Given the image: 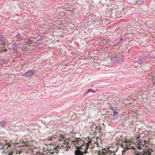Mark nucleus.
I'll list each match as a JSON object with an SVG mask.
<instances>
[{"label": "nucleus", "mask_w": 155, "mask_h": 155, "mask_svg": "<svg viewBox=\"0 0 155 155\" xmlns=\"http://www.w3.org/2000/svg\"><path fill=\"white\" fill-rule=\"evenodd\" d=\"M35 70L32 69L26 72L23 74V76L30 77L35 74Z\"/></svg>", "instance_id": "1"}, {"label": "nucleus", "mask_w": 155, "mask_h": 155, "mask_svg": "<svg viewBox=\"0 0 155 155\" xmlns=\"http://www.w3.org/2000/svg\"><path fill=\"white\" fill-rule=\"evenodd\" d=\"M140 136H139L137 137V142L138 143L137 147L139 150H141L142 147H143V145L142 143V140L141 139H140Z\"/></svg>", "instance_id": "2"}, {"label": "nucleus", "mask_w": 155, "mask_h": 155, "mask_svg": "<svg viewBox=\"0 0 155 155\" xmlns=\"http://www.w3.org/2000/svg\"><path fill=\"white\" fill-rule=\"evenodd\" d=\"M57 137H58V140L60 142H64L66 140V138L65 137V134L61 133L57 134Z\"/></svg>", "instance_id": "3"}, {"label": "nucleus", "mask_w": 155, "mask_h": 155, "mask_svg": "<svg viewBox=\"0 0 155 155\" xmlns=\"http://www.w3.org/2000/svg\"><path fill=\"white\" fill-rule=\"evenodd\" d=\"M120 59L119 57L114 56L111 58V61L114 63H116L119 61Z\"/></svg>", "instance_id": "4"}, {"label": "nucleus", "mask_w": 155, "mask_h": 155, "mask_svg": "<svg viewBox=\"0 0 155 155\" xmlns=\"http://www.w3.org/2000/svg\"><path fill=\"white\" fill-rule=\"evenodd\" d=\"M8 123V121L6 120H2L0 122V128H5V124Z\"/></svg>", "instance_id": "5"}, {"label": "nucleus", "mask_w": 155, "mask_h": 155, "mask_svg": "<svg viewBox=\"0 0 155 155\" xmlns=\"http://www.w3.org/2000/svg\"><path fill=\"white\" fill-rule=\"evenodd\" d=\"M81 142H82V143H83L84 142V141L81 140H79L76 139L75 140L73 141V144L75 145H76V144H77V145H79L81 146V145L80 144V143H81Z\"/></svg>", "instance_id": "6"}, {"label": "nucleus", "mask_w": 155, "mask_h": 155, "mask_svg": "<svg viewBox=\"0 0 155 155\" xmlns=\"http://www.w3.org/2000/svg\"><path fill=\"white\" fill-rule=\"evenodd\" d=\"M21 38H22L21 37V35L19 33H18V34L14 38V39L17 41H20Z\"/></svg>", "instance_id": "7"}, {"label": "nucleus", "mask_w": 155, "mask_h": 155, "mask_svg": "<svg viewBox=\"0 0 155 155\" xmlns=\"http://www.w3.org/2000/svg\"><path fill=\"white\" fill-rule=\"evenodd\" d=\"M152 58L151 56L148 55L147 56H142L140 58L141 59L142 61H143L146 60L147 59H148Z\"/></svg>", "instance_id": "8"}, {"label": "nucleus", "mask_w": 155, "mask_h": 155, "mask_svg": "<svg viewBox=\"0 0 155 155\" xmlns=\"http://www.w3.org/2000/svg\"><path fill=\"white\" fill-rule=\"evenodd\" d=\"M75 155H83V153L79 150H76L74 151Z\"/></svg>", "instance_id": "9"}, {"label": "nucleus", "mask_w": 155, "mask_h": 155, "mask_svg": "<svg viewBox=\"0 0 155 155\" xmlns=\"http://www.w3.org/2000/svg\"><path fill=\"white\" fill-rule=\"evenodd\" d=\"M4 38L2 35H0V44L1 45H5L4 44H3V42L4 41Z\"/></svg>", "instance_id": "10"}, {"label": "nucleus", "mask_w": 155, "mask_h": 155, "mask_svg": "<svg viewBox=\"0 0 155 155\" xmlns=\"http://www.w3.org/2000/svg\"><path fill=\"white\" fill-rule=\"evenodd\" d=\"M122 40V39H121L119 40H115L113 43L115 45H118L120 43Z\"/></svg>", "instance_id": "11"}, {"label": "nucleus", "mask_w": 155, "mask_h": 155, "mask_svg": "<svg viewBox=\"0 0 155 155\" xmlns=\"http://www.w3.org/2000/svg\"><path fill=\"white\" fill-rule=\"evenodd\" d=\"M90 92H91L94 93H95V91H94L92 89H89L84 92V94H87L88 93H89Z\"/></svg>", "instance_id": "12"}, {"label": "nucleus", "mask_w": 155, "mask_h": 155, "mask_svg": "<svg viewBox=\"0 0 155 155\" xmlns=\"http://www.w3.org/2000/svg\"><path fill=\"white\" fill-rule=\"evenodd\" d=\"M33 42L34 41L30 39H28L27 41H26V43L29 45L32 44Z\"/></svg>", "instance_id": "13"}, {"label": "nucleus", "mask_w": 155, "mask_h": 155, "mask_svg": "<svg viewBox=\"0 0 155 155\" xmlns=\"http://www.w3.org/2000/svg\"><path fill=\"white\" fill-rule=\"evenodd\" d=\"M141 153L142 155H150L149 154V151H143L141 152Z\"/></svg>", "instance_id": "14"}, {"label": "nucleus", "mask_w": 155, "mask_h": 155, "mask_svg": "<svg viewBox=\"0 0 155 155\" xmlns=\"http://www.w3.org/2000/svg\"><path fill=\"white\" fill-rule=\"evenodd\" d=\"M137 3L138 5H140L143 3V0H137Z\"/></svg>", "instance_id": "15"}, {"label": "nucleus", "mask_w": 155, "mask_h": 155, "mask_svg": "<svg viewBox=\"0 0 155 155\" xmlns=\"http://www.w3.org/2000/svg\"><path fill=\"white\" fill-rule=\"evenodd\" d=\"M63 148L64 150H68V149L70 148V147H67L66 146H63Z\"/></svg>", "instance_id": "16"}, {"label": "nucleus", "mask_w": 155, "mask_h": 155, "mask_svg": "<svg viewBox=\"0 0 155 155\" xmlns=\"http://www.w3.org/2000/svg\"><path fill=\"white\" fill-rule=\"evenodd\" d=\"M142 62V61L140 58L136 62L138 63L139 64H141Z\"/></svg>", "instance_id": "17"}, {"label": "nucleus", "mask_w": 155, "mask_h": 155, "mask_svg": "<svg viewBox=\"0 0 155 155\" xmlns=\"http://www.w3.org/2000/svg\"><path fill=\"white\" fill-rule=\"evenodd\" d=\"M86 147L85 149V151H86V150H88V147L87 145H84L83 144H82L81 145V147Z\"/></svg>", "instance_id": "18"}, {"label": "nucleus", "mask_w": 155, "mask_h": 155, "mask_svg": "<svg viewBox=\"0 0 155 155\" xmlns=\"http://www.w3.org/2000/svg\"><path fill=\"white\" fill-rule=\"evenodd\" d=\"M107 151H102L101 152V153L102 155H106V154L107 153Z\"/></svg>", "instance_id": "19"}, {"label": "nucleus", "mask_w": 155, "mask_h": 155, "mask_svg": "<svg viewBox=\"0 0 155 155\" xmlns=\"http://www.w3.org/2000/svg\"><path fill=\"white\" fill-rule=\"evenodd\" d=\"M118 113L113 110V116L114 117H116L117 114Z\"/></svg>", "instance_id": "20"}, {"label": "nucleus", "mask_w": 155, "mask_h": 155, "mask_svg": "<svg viewBox=\"0 0 155 155\" xmlns=\"http://www.w3.org/2000/svg\"><path fill=\"white\" fill-rule=\"evenodd\" d=\"M111 152H110V151H109L107 152V153L106 154V155H112V153H110Z\"/></svg>", "instance_id": "21"}, {"label": "nucleus", "mask_w": 155, "mask_h": 155, "mask_svg": "<svg viewBox=\"0 0 155 155\" xmlns=\"http://www.w3.org/2000/svg\"><path fill=\"white\" fill-rule=\"evenodd\" d=\"M96 128L97 129H98V130H100V129H101V127L100 126H98L96 127Z\"/></svg>", "instance_id": "22"}, {"label": "nucleus", "mask_w": 155, "mask_h": 155, "mask_svg": "<svg viewBox=\"0 0 155 155\" xmlns=\"http://www.w3.org/2000/svg\"><path fill=\"white\" fill-rule=\"evenodd\" d=\"M110 109H111V110H112L113 111V110H114V109H113V107H110Z\"/></svg>", "instance_id": "23"}, {"label": "nucleus", "mask_w": 155, "mask_h": 155, "mask_svg": "<svg viewBox=\"0 0 155 155\" xmlns=\"http://www.w3.org/2000/svg\"><path fill=\"white\" fill-rule=\"evenodd\" d=\"M16 47V48H19V45H17L15 46V48Z\"/></svg>", "instance_id": "24"}, {"label": "nucleus", "mask_w": 155, "mask_h": 155, "mask_svg": "<svg viewBox=\"0 0 155 155\" xmlns=\"http://www.w3.org/2000/svg\"><path fill=\"white\" fill-rule=\"evenodd\" d=\"M85 147H82V148H83V149H84L85 148Z\"/></svg>", "instance_id": "25"}, {"label": "nucleus", "mask_w": 155, "mask_h": 155, "mask_svg": "<svg viewBox=\"0 0 155 155\" xmlns=\"http://www.w3.org/2000/svg\"><path fill=\"white\" fill-rule=\"evenodd\" d=\"M2 64V62L0 61V65Z\"/></svg>", "instance_id": "26"}, {"label": "nucleus", "mask_w": 155, "mask_h": 155, "mask_svg": "<svg viewBox=\"0 0 155 155\" xmlns=\"http://www.w3.org/2000/svg\"><path fill=\"white\" fill-rule=\"evenodd\" d=\"M98 155H102L101 154V152H100V153L98 154Z\"/></svg>", "instance_id": "27"}, {"label": "nucleus", "mask_w": 155, "mask_h": 155, "mask_svg": "<svg viewBox=\"0 0 155 155\" xmlns=\"http://www.w3.org/2000/svg\"><path fill=\"white\" fill-rule=\"evenodd\" d=\"M100 21H101V18H100Z\"/></svg>", "instance_id": "28"}]
</instances>
